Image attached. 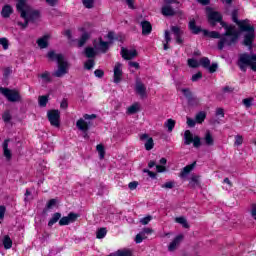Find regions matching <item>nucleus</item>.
<instances>
[{
	"instance_id": "5",
	"label": "nucleus",
	"mask_w": 256,
	"mask_h": 256,
	"mask_svg": "<svg viewBox=\"0 0 256 256\" xmlns=\"http://www.w3.org/2000/svg\"><path fill=\"white\" fill-rule=\"evenodd\" d=\"M0 93L4 95V97H6L7 101L10 103H21V101H23L21 94L15 89L11 90L9 88L1 87Z\"/></svg>"
},
{
	"instance_id": "57",
	"label": "nucleus",
	"mask_w": 256,
	"mask_h": 256,
	"mask_svg": "<svg viewBox=\"0 0 256 256\" xmlns=\"http://www.w3.org/2000/svg\"><path fill=\"white\" fill-rule=\"evenodd\" d=\"M57 205V199H50L46 205L47 209H53Z\"/></svg>"
},
{
	"instance_id": "35",
	"label": "nucleus",
	"mask_w": 256,
	"mask_h": 256,
	"mask_svg": "<svg viewBox=\"0 0 256 256\" xmlns=\"http://www.w3.org/2000/svg\"><path fill=\"white\" fill-rule=\"evenodd\" d=\"M43 83H52L53 79L51 78V73L49 71H45L44 73L40 74Z\"/></svg>"
},
{
	"instance_id": "16",
	"label": "nucleus",
	"mask_w": 256,
	"mask_h": 256,
	"mask_svg": "<svg viewBox=\"0 0 256 256\" xmlns=\"http://www.w3.org/2000/svg\"><path fill=\"white\" fill-rule=\"evenodd\" d=\"M99 43L97 44V41L94 42L95 49H98V51H101L102 53H107L109 50V42L103 41V38H98Z\"/></svg>"
},
{
	"instance_id": "1",
	"label": "nucleus",
	"mask_w": 256,
	"mask_h": 256,
	"mask_svg": "<svg viewBox=\"0 0 256 256\" xmlns=\"http://www.w3.org/2000/svg\"><path fill=\"white\" fill-rule=\"evenodd\" d=\"M207 17L211 27H215L217 23H220V25L226 30L223 37L218 42L219 51H223L225 45L231 47V45H235V43H237V40L239 39V32L235 30L234 26H228L227 23L223 21L221 13L211 11V8H209Z\"/></svg>"
},
{
	"instance_id": "15",
	"label": "nucleus",
	"mask_w": 256,
	"mask_h": 256,
	"mask_svg": "<svg viewBox=\"0 0 256 256\" xmlns=\"http://www.w3.org/2000/svg\"><path fill=\"white\" fill-rule=\"evenodd\" d=\"M161 14L164 15V17H175V15H177V11L173 9L171 4H165L161 8Z\"/></svg>"
},
{
	"instance_id": "55",
	"label": "nucleus",
	"mask_w": 256,
	"mask_h": 256,
	"mask_svg": "<svg viewBox=\"0 0 256 256\" xmlns=\"http://www.w3.org/2000/svg\"><path fill=\"white\" fill-rule=\"evenodd\" d=\"M175 187V182L169 181L162 185V189H173Z\"/></svg>"
},
{
	"instance_id": "18",
	"label": "nucleus",
	"mask_w": 256,
	"mask_h": 256,
	"mask_svg": "<svg viewBox=\"0 0 256 256\" xmlns=\"http://www.w3.org/2000/svg\"><path fill=\"white\" fill-rule=\"evenodd\" d=\"M140 140L141 141H146L144 144V147L146 149V151H151V149H153V147H155V143L153 142V138L149 137L148 134H142L140 136Z\"/></svg>"
},
{
	"instance_id": "48",
	"label": "nucleus",
	"mask_w": 256,
	"mask_h": 256,
	"mask_svg": "<svg viewBox=\"0 0 256 256\" xmlns=\"http://www.w3.org/2000/svg\"><path fill=\"white\" fill-rule=\"evenodd\" d=\"M84 7H86V9H93L95 1L94 0H83L82 1Z\"/></svg>"
},
{
	"instance_id": "58",
	"label": "nucleus",
	"mask_w": 256,
	"mask_h": 256,
	"mask_svg": "<svg viewBox=\"0 0 256 256\" xmlns=\"http://www.w3.org/2000/svg\"><path fill=\"white\" fill-rule=\"evenodd\" d=\"M94 75H95V77H98V79H102V77H104V75H105V72L101 69H96L94 71Z\"/></svg>"
},
{
	"instance_id": "53",
	"label": "nucleus",
	"mask_w": 256,
	"mask_h": 256,
	"mask_svg": "<svg viewBox=\"0 0 256 256\" xmlns=\"http://www.w3.org/2000/svg\"><path fill=\"white\" fill-rule=\"evenodd\" d=\"M0 45H2L3 49H9V40L7 38H0Z\"/></svg>"
},
{
	"instance_id": "60",
	"label": "nucleus",
	"mask_w": 256,
	"mask_h": 256,
	"mask_svg": "<svg viewBox=\"0 0 256 256\" xmlns=\"http://www.w3.org/2000/svg\"><path fill=\"white\" fill-rule=\"evenodd\" d=\"M250 215L256 221V204H252V208L250 210Z\"/></svg>"
},
{
	"instance_id": "4",
	"label": "nucleus",
	"mask_w": 256,
	"mask_h": 256,
	"mask_svg": "<svg viewBox=\"0 0 256 256\" xmlns=\"http://www.w3.org/2000/svg\"><path fill=\"white\" fill-rule=\"evenodd\" d=\"M237 65L243 73L247 71V67H250L256 73V54H240Z\"/></svg>"
},
{
	"instance_id": "3",
	"label": "nucleus",
	"mask_w": 256,
	"mask_h": 256,
	"mask_svg": "<svg viewBox=\"0 0 256 256\" xmlns=\"http://www.w3.org/2000/svg\"><path fill=\"white\" fill-rule=\"evenodd\" d=\"M49 61H56L58 63V69L53 73L54 77H63L67 75V62H65V57L63 54H57L55 51L51 50L47 54Z\"/></svg>"
},
{
	"instance_id": "21",
	"label": "nucleus",
	"mask_w": 256,
	"mask_h": 256,
	"mask_svg": "<svg viewBox=\"0 0 256 256\" xmlns=\"http://www.w3.org/2000/svg\"><path fill=\"white\" fill-rule=\"evenodd\" d=\"M181 241H183V235L176 236L174 240L169 244L168 251H175V249H177L179 245H181Z\"/></svg>"
},
{
	"instance_id": "14",
	"label": "nucleus",
	"mask_w": 256,
	"mask_h": 256,
	"mask_svg": "<svg viewBox=\"0 0 256 256\" xmlns=\"http://www.w3.org/2000/svg\"><path fill=\"white\" fill-rule=\"evenodd\" d=\"M135 91L142 99L147 97V87H145V84L141 80H136Z\"/></svg>"
},
{
	"instance_id": "64",
	"label": "nucleus",
	"mask_w": 256,
	"mask_h": 256,
	"mask_svg": "<svg viewBox=\"0 0 256 256\" xmlns=\"http://www.w3.org/2000/svg\"><path fill=\"white\" fill-rule=\"evenodd\" d=\"M195 123V120H193L192 118H187L188 127H195Z\"/></svg>"
},
{
	"instance_id": "56",
	"label": "nucleus",
	"mask_w": 256,
	"mask_h": 256,
	"mask_svg": "<svg viewBox=\"0 0 256 256\" xmlns=\"http://www.w3.org/2000/svg\"><path fill=\"white\" fill-rule=\"evenodd\" d=\"M153 219V216H146L140 220L142 225H149V222Z\"/></svg>"
},
{
	"instance_id": "8",
	"label": "nucleus",
	"mask_w": 256,
	"mask_h": 256,
	"mask_svg": "<svg viewBox=\"0 0 256 256\" xmlns=\"http://www.w3.org/2000/svg\"><path fill=\"white\" fill-rule=\"evenodd\" d=\"M48 121L52 127H60L61 123L59 119L61 118V113L59 110H50L47 112Z\"/></svg>"
},
{
	"instance_id": "29",
	"label": "nucleus",
	"mask_w": 256,
	"mask_h": 256,
	"mask_svg": "<svg viewBox=\"0 0 256 256\" xmlns=\"http://www.w3.org/2000/svg\"><path fill=\"white\" fill-rule=\"evenodd\" d=\"M12 13H13V8L10 5H5L2 8L1 15L2 17H4V19L11 17Z\"/></svg>"
},
{
	"instance_id": "19",
	"label": "nucleus",
	"mask_w": 256,
	"mask_h": 256,
	"mask_svg": "<svg viewBox=\"0 0 256 256\" xmlns=\"http://www.w3.org/2000/svg\"><path fill=\"white\" fill-rule=\"evenodd\" d=\"M231 15H232V21L236 23V25H238L240 29H241V26L246 27L247 25H249V20L247 19L243 21H239V18H238L239 12L237 10H233Z\"/></svg>"
},
{
	"instance_id": "27",
	"label": "nucleus",
	"mask_w": 256,
	"mask_h": 256,
	"mask_svg": "<svg viewBox=\"0 0 256 256\" xmlns=\"http://www.w3.org/2000/svg\"><path fill=\"white\" fill-rule=\"evenodd\" d=\"M37 45L40 49H47L49 47V35H44L37 40Z\"/></svg>"
},
{
	"instance_id": "39",
	"label": "nucleus",
	"mask_w": 256,
	"mask_h": 256,
	"mask_svg": "<svg viewBox=\"0 0 256 256\" xmlns=\"http://www.w3.org/2000/svg\"><path fill=\"white\" fill-rule=\"evenodd\" d=\"M164 127H166V129H168V132L171 133V131H173V129H175V120L173 119H168L165 123H164Z\"/></svg>"
},
{
	"instance_id": "25",
	"label": "nucleus",
	"mask_w": 256,
	"mask_h": 256,
	"mask_svg": "<svg viewBox=\"0 0 256 256\" xmlns=\"http://www.w3.org/2000/svg\"><path fill=\"white\" fill-rule=\"evenodd\" d=\"M76 127L79 129V131H82L83 133H87L89 131V124L85 122V119L80 118L76 122Z\"/></svg>"
},
{
	"instance_id": "36",
	"label": "nucleus",
	"mask_w": 256,
	"mask_h": 256,
	"mask_svg": "<svg viewBox=\"0 0 256 256\" xmlns=\"http://www.w3.org/2000/svg\"><path fill=\"white\" fill-rule=\"evenodd\" d=\"M112 255L113 256H133V252L131 250H129V249H122V250L116 251Z\"/></svg>"
},
{
	"instance_id": "13",
	"label": "nucleus",
	"mask_w": 256,
	"mask_h": 256,
	"mask_svg": "<svg viewBox=\"0 0 256 256\" xmlns=\"http://www.w3.org/2000/svg\"><path fill=\"white\" fill-rule=\"evenodd\" d=\"M77 217H79V215H77L73 212H70L68 214V216H64V217L60 218L59 225L65 226V225H69V223H75V221H77Z\"/></svg>"
},
{
	"instance_id": "44",
	"label": "nucleus",
	"mask_w": 256,
	"mask_h": 256,
	"mask_svg": "<svg viewBox=\"0 0 256 256\" xmlns=\"http://www.w3.org/2000/svg\"><path fill=\"white\" fill-rule=\"evenodd\" d=\"M100 159H105V147L102 144L96 146Z\"/></svg>"
},
{
	"instance_id": "51",
	"label": "nucleus",
	"mask_w": 256,
	"mask_h": 256,
	"mask_svg": "<svg viewBox=\"0 0 256 256\" xmlns=\"http://www.w3.org/2000/svg\"><path fill=\"white\" fill-rule=\"evenodd\" d=\"M209 73H215V71H217V69H219V64H217V62L212 63V65H209L208 68Z\"/></svg>"
},
{
	"instance_id": "2",
	"label": "nucleus",
	"mask_w": 256,
	"mask_h": 256,
	"mask_svg": "<svg viewBox=\"0 0 256 256\" xmlns=\"http://www.w3.org/2000/svg\"><path fill=\"white\" fill-rule=\"evenodd\" d=\"M16 9L18 13H20V17L24 19L23 22H18V25L22 27V29H25L29 25V21L31 23H35V21H39V18L41 17V12L39 10L33 9L31 6L27 5V0H16Z\"/></svg>"
},
{
	"instance_id": "47",
	"label": "nucleus",
	"mask_w": 256,
	"mask_h": 256,
	"mask_svg": "<svg viewBox=\"0 0 256 256\" xmlns=\"http://www.w3.org/2000/svg\"><path fill=\"white\" fill-rule=\"evenodd\" d=\"M2 119H3L4 123H9V121H11V119H12L11 112H9V110L5 111L2 114Z\"/></svg>"
},
{
	"instance_id": "52",
	"label": "nucleus",
	"mask_w": 256,
	"mask_h": 256,
	"mask_svg": "<svg viewBox=\"0 0 256 256\" xmlns=\"http://www.w3.org/2000/svg\"><path fill=\"white\" fill-rule=\"evenodd\" d=\"M234 145H236V147H239L240 145H243V136H241V135H236V136H235Z\"/></svg>"
},
{
	"instance_id": "6",
	"label": "nucleus",
	"mask_w": 256,
	"mask_h": 256,
	"mask_svg": "<svg viewBox=\"0 0 256 256\" xmlns=\"http://www.w3.org/2000/svg\"><path fill=\"white\" fill-rule=\"evenodd\" d=\"M193 143V147L196 149H199L201 147V137L199 136H193V133H191V130H186L184 132V145H191Z\"/></svg>"
},
{
	"instance_id": "59",
	"label": "nucleus",
	"mask_w": 256,
	"mask_h": 256,
	"mask_svg": "<svg viewBox=\"0 0 256 256\" xmlns=\"http://www.w3.org/2000/svg\"><path fill=\"white\" fill-rule=\"evenodd\" d=\"M138 185H139V182L133 181V182H130V183L128 184V187H129V189H130L131 191H134V189H137Z\"/></svg>"
},
{
	"instance_id": "41",
	"label": "nucleus",
	"mask_w": 256,
	"mask_h": 256,
	"mask_svg": "<svg viewBox=\"0 0 256 256\" xmlns=\"http://www.w3.org/2000/svg\"><path fill=\"white\" fill-rule=\"evenodd\" d=\"M199 65H201V67L204 69H207L209 65H211V60H209L207 57H202L199 61Z\"/></svg>"
},
{
	"instance_id": "34",
	"label": "nucleus",
	"mask_w": 256,
	"mask_h": 256,
	"mask_svg": "<svg viewBox=\"0 0 256 256\" xmlns=\"http://www.w3.org/2000/svg\"><path fill=\"white\" fill-rule=\"evenodd\" d=\"M84 53L88 59H93V57L97 55V52H95V48L93 47H86L84 50Z\"/></svg>"
},
{
	"instance_id": "46",
	"label": "nucleus",
	"mask_w": 256,
	"mask_h": 256,
	"mask_svg": "<svg viewBox=\"0 0 256 256\" xmlns=\"http://www.w3.org/2000/svg\"><path fill=\"white\" fill-rule=\"evenodd\" d=\"M205 117H207V114H205V112H199L196 115V122L197 123H203V121H205Z\"/></svg>"
},
{
	"instance_id": "50",
	"label": "nucleus",
	"mask_w": 256,
	"mask_h": 256,
	"mask_svg": "<svg viewBox=\"0 0 256 256\" xmlns=\"http://www.w3.org/2000/svg\"><path fill=\"white\" fill-rule=\"evenodd\" d=\"M253 101H254L253 98H245V99L242 100V103H243V105H245V107L247 109H249V107H252Z\"/></svg>"
},
{
	"instance_id": "24",
	"label": "nucleus",
	"mask_w": 256,
	"mask_h": 256,
	"mask_svg": "<svg viewBox=\"0 0 256 256\" xmlns=\"http://www.w3.org/2000/svg\"><path fill=\"white\" fill-rule=\"evenodd\" d=\"M140 25L142 27V35H150L151 31H153V26L149 21H142Z\"/></svg>"
},
{
	"instance_id": "10",
	"label": "nucleus",
	"mask_w": 256,
	"mask_h": 256,
	"mask_svg": "<svg viewBox=\"0 0 256 256\" xmlns=\"http://www.w3.org/2000/svg\"><path fill=\"white\" fill-rule=\"evenodd\" d=\"M120 54L125 59V61H131V59H135V57H137V55H138L136 49L129 50V49L125 48V47L121 48Z\"/></svg>"
},
{
	"instance_id": "32",
	"label": "nucleus",
	"mask_w": 256,
	"mask_h": 256,
	"mask_svg": "<svg viewBox=\"0 0 256 256\" xmlns=\"http://www.w3.org/2000/svg\"><path fill=\"white\" fill-rule=\"evenodd\" d=\"M61 220V213L56 212L48 222V227H53L57 221Z\"/></svg>"
},
{
	"instance_id": "9",
	"label": "nucleus",
	"mask_w": 256,
	"mask_h": 256,
	"mask_svg": "<svg viewBox=\"0 0 256 256\" xmlns=\"http://www.w3.org/2000/svg\"><path fill=\"white\" fill-rule=\"evenodd\" d=\"M182 93L184 97H186L188 101V105H190L191 107H195V105H199V98H197V96H194L191 90H189V88L182 89Z\"/></svg>"
},
{
	"instance_id": "11",
	"label": "nucleus",
	"mask_w": 256,
	"mask_h": 256,
	"mask_svg": "<svg viewBox=\"0 0 256 256\" xmlns=\"http://www.w3.org/2000/svg\"><path fill=\"white\" fill-rule=\"evenodd\" d=\"M123 79V64L117 62L114 66V83H121Z\"/></svg>"
},
{
	"instance_id": "26",
	"label": "nucleus",
	"mask_w": 256,
	"mask_h": 256,
	"mask_svg": "<svg viewBox=\"0 0 256 256\" xmlns=\"http://www.w3.org/2000/svg\"><path fill=\"white\" fill-rule=\"evenodd\" d=\"M188 28L190 29L191 33H193V35H199V33L203 32V29L197 26L195 19L189 22Z\"/></svg>"
},
{
	"instance_id": "31",
	"label": "nucleus",
	"mask_w": 256,
	"mask_h": 256,
	"mask_svg": "<svg viewBox=\"0 0 256 256\" xmlns=\"http://www.w3.org/2000/svg\"><path fill=\"white\" fill-rule=\"evenodd\" d=\"M4 249H11L13 247V240H11V237L9 235H5L2 240Z\"/></svg>"
},
{
	"instance_id": "17",
	"label": "nucleus",
	"mask_w": 256,
	"mask_h": 256,
	"mask_svg": "<svg viewBox=\"0 0 256 256\" xmlns=\"http://www.w3.org/2000/svg\"><path fill=\"white\" fill-rule=\"evenodd\" d=\"M153 233V229L144 228L140 233H138L135 237V243H143V239H147L146 235H151Z\"/></svg>"
},
{
	"instance_id": "42",
	"label": "nucleus",
	"mask_w": 256,
	"mask_h": 256,
	"mask_svg": "<svg viewBox=\"0 0 256 256\" xmlns=\"http://www.w3.org/2000/svg\"><path fill=\"white\" fill-rule=\"evenodd\" d=\"M176 223H179L184 229H189V223H187V219L185 217H177Z\"/></svg>"
},
{
	"instance_id": "63",
	"label": "nucleus",
	"mask_w": 256,
	"mask_h": 256,
	"mask_svg": "<svg viewBox=\"0 0 256 256\" xmlns=\"http://www.w3.org/2000/svg\"><path fill=\"white\" fill-rule=\"evenodd\" d=\"M144 173H148V175L151 177V179H156L157 174L155 172H151L150 170L144 169Z\"/></svg>"
},
{
	"instance_id": "7",
	"label": "nucleus",
	"mask_w": 256,
	"mask_h": 256,
	"mask_svg": "<svg viewBox=\"0 0 256 256\" xmlns=\"http://www.w3.org/2000/svg\"><path fill=\"white\" fill-rule=\"evenodd\" d=\"M240 30L247 32L244 36V45L251 47L253 45V39H255V27L247 24L246 26H241Z\"/></svg>"
},
{
	"instance_id": "43",
	"label": "nucleus",
	"mask_w": 256,
	"mask_h": 256,
	"mask_svg": "<svg viewBox=\"0 0 256 256\" xmlns=\"http://www.w3.org/2000/svg\"><path fill=\"white\" fill-rule=\"evenodd\" d=\"M94 67H95V60L93 59H88L84 63V69H86L87 71H91V69H93Z\"/></svg>"
},
{
	"instance_id": "37",
	"label": "nucleus",
	"mask_w": 256,
	"mask_h": 256,
	"mask_svg": "<svg viewBox=\"0 0 256 256\" xmlns=\"http://www.w3.org/2000/svg\"><path fill=\"white\" fill-rule=\"evenodd\" d=\"M189 185L192 189H195V187H199V176L194 175L190 178Z\"/></svg>"
},
{
	"instance_id": "62",
	"label": "nucleus",
	"mask_w": 256,
	"mask_h": 256,
	"mask_svg": "<svg viewBox=\"0 0 256 256\" xmlns=\"http://www.w3.org/2000/svg\"><path fill=\"white\" fill-rule=\"evenodd\" d=\"M219 115L221 117H225V110L223 108H217L216 109V116L219 117Z\"/></svg>"
},
{
	"instance_id": "20",
	"label": "nucleus",
	"mask_w": 256,
	"mask_h": 256,
	"mask_svg": "<svg viewBox=\"0 0 256 256\" xmlns=\"http://www.w3.org/2000/svg\"><path fill=\"white\" fill-rule=\"evenodd\" d=\"M195 165H197V162L185 166L179 174L180 179H187L189 173L195 169Z\"/></svg>"
},
{
	"instance_id": "54",
	"label": "nucleus",
	"mask_w": 256,
	"mask_h": 256,
	"mask_svg": "<svg viewBox=\"0 0 256 256\" xmlns=\"http://www.w3.org/2000/svg\"><path fill=\"white\" fill-rule=\"evenodd\" d=\"M199 79H203V73L201 72H197L196 74L192 75L191 81H193V83L199 81Z\"/></svg>"
},
{
	"instance_id": "12",
	"label": "nucleus",
	"mask_w": 256,
	"mask_h": 256,
	"mask_svg": "<svg viewBox=\"0 0 256 256\" xmlns=\"http://www.w3.org/2000/svg\"><path fill=\"white\" fill-rule=\"evenodd\" d=\"M171 32L175 37V41L178 45H183V30L179 26H171Z\"/></svg>"
},
{
	"instance_id": "30",
	"label": "nucleus",
	"mask_w": 256,
	"mask_h": 256,
	"mask_svg": "<svg viewBox=\"0 0 256 256\" xmlns=\"http://www.w3.org/2000/svg\"><path fill=\"white\" fill-rule=\"evenodd\" d=\"M89 32H84L78 40V47H83L87 41H89Z\"/></svg>"
},
{
	"instance_id": "38",
	"label": "nucleus",
	"mask_w": 256,
	"mask_h": 256,
	"mask_svg": "<svg viewBox=\"0 0 256 256\" xmlns=\"http://www.w3.org/2000/svg\"><path fill=\"white\" fill-rule=\"evenodd\" d=\"M38 103L40 107H47V103H49V96L48 95L39 96Z\"/></svg>"
},
{
	"instance_id": "28",
	"label": "nucleus",
	"mask_w": 256,
	"mask_h": 256,
	"mask_svg": "<svg viewBox=\"0 0 256 256\" xmlns=\"http://www.w3.org/2000/svg\"><path fill=\"white\" fill-rule=\"evenodd\" d=\"M203 141L208 147H213V145H215V139L213 138V135H211L210 131H206Z\"/></svg>"
},
{
	"instance_id": "23",
	"label": "nucleus",
	"mask_w": 256,
	"mask_h": 256,
	"mask_svg": "<svg viewBox=\"0 0 256 256\" xmlns=\"http://www.w3.org/2000/svg\"><path fill=\"white\" fill-rule=\"evenodd\" d=\"M202 33L204 35V37H210V39H223V36L225 34H223L221 36V33L217 32V31H208V30H202Z\"/></svg>"
},
{
	"instance_id": "33",
	"label": "nucleus",
	"mask_w": 256,
	"mask_h": 256,
	"mask_svg": "<svg viewBox=\"0 0 256 256\" xmlns=\"http://www.w3.org/2000/svg\"><path fill=\"white\" fill-rule=\"evenodd\" d=\"M164 39V51H167V49H169V43H171V32H169V30H165Z\"/></svg>"
},
{
	"instance_id": "40",
	"label": "nucleus",
	"mask_w": 256,
	"mask_h": 256,
	"mask_svg": "<svg viewBox=\"0 0 256 256\" xmlns=\"http://www.w3.org/2000/svg\"><path fill=\"white\" fill-rule=\"evenodd\" d=\"M138 111H139V104L135 103V104L131 105L130 107H128L127 114L135 115V113H137Z\"/></svg>"
},
{
	"instance_id": "22",
	"label": "nucleus",
	"mask_w": 256,
	"mask_h": 256,
	"mask_svg": "<svg viewBox=\"0 0 256 256\" xmlns=\"http://www.w3.org/2000/svg\"><path fill=\"white\" fill-rule=\"evenodd\" d=\"M9 139L4 140L3 144H2V149H3V153H4V157H6V159L8 161H11V157H13V155L11 154V150H9Z\"/></svg>"
},
{
	"instance_id": "49",
	"label": "nucleus",
	"mask_w": 256,
	"mask_h": 256,
	"mask_svg": "<svg viewBox=\"0 0 256 256\" xmlns=\"http://www.w3.org/2000/svg\"><path fill=\"white\" fill-rule=\"evenodd\" d=\"M188 66H190L192 69H197L199 67V62L193 58L188 59Z\"/></svg>"
},
{
	"instance_id": "45",
	"label": "nucleus",
	"mask_w": 256,
	"mask_h": 256,
	"mask_svg": "<svg viewBox=\"0 0 256 256\" xmlns=\"http://www.w3.org/2000/svg\"><path fill=\"white\" fill-rule=\"evenodd\" d=\"M105 235H107V228H100L96 232L97 239H104Z\"/></svg>"
},
{
	"instance_id": "61",
	"label": "nucleus",
	"mask_w": 256,
	"mask_h": 256,
	"mask_svg": "<svg viewBox=\"0 0 256 256\" xmlns=\"http://www.w3.org/2000/svg\"><path fill=\"white\" fill-rule=\"evenodd\" d=\"M6 211H7V208L4 205L0 206V219H5Z\"/></svg>"
}]
</instances>
